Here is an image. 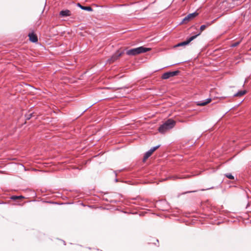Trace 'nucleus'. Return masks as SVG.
Segmentation results:
<instances>
[{"mask_svg":"<svg viewBox=\"0 0 251 251\" xmlns=\"http://www.w3.org/2000/svg\"><path fill=\"white\" fill-rule=\"evenodd\" d=\"M175 125L176 121L173 119H169L159 126L158 131L161 133H164L173 128Z\"/></svg>","mask_w":251,"mask_h":251,"instance_id":"f257e3e1","label":"nucleus"},{"mask_svg":"<svg viewBox=\"0 0 251 251\" xmlns=\"http://www.w3.org/2000/svg\"><path fill=\"white\" fill-rule=\"evenodd\" d=\"M199 35H200V33H199L195 35L191 36V37L188 38L186 41L177 44L175 46V47H177L187 45Z\"/></svg>","mask_w":251,"mask_h":251,"instance_id":"20e7f679","label":"nucleus"},{"mask_svg":"<svg viewBox=\"0 0 251 251\" xmlns=\"http://www.w3.org/2000/svg\"><path fill=\"white\" fill-rule=\"evenodd\" d=\"M239 44V42H237L234 43V44H233L231 45V47H235L237 46Z\"/></svg>","mask_w":251,"mask_h":251,"instance_id":"a211bd4d","label":"nucleus"},{"mask_svg":"<svg viewBox=\"0 0 251 251\" xmlns=\"http://www.w3.org/2000/svg\"><path fill=\"white\" fill-rule=\"evenodd\" d=\"M77 5L81 9L86 10L88 11H93V9L90 6H84L81 5L80 3H78Z\"/></svg>","mask_w":251,"mask_h":251,"instance_id":"9d476101","label":"nucleus"},{"mask_svg":"<svg viewBox=\"0 0 251 251\" xmlns=\"http://www.w3.org/2000/svg\"><path fill=\"white\" fill-rule=\"evenodd\" d=\"M18 197L19 199H23V198H24V197H23L22 196H18Z\"/></svg>","mask_w":251,"mask_h":251,"instance_id":"412c9836","label":"nucleus"},{"mask_svg":"<svg viewBox=\"0 0 251 251\" xmlns=\"http://www.w3.org/2000/svg\"><path fill=\"white\" fill-rule=\"evenodd\" d=\"M151 50L150 48L140 47L132 49L127 50L126 54L130 56H134L141 53L146 52Z\"/></svg>","mask_w":251,"mask_h":251,"instance_id":"f03ea898","label":"nucleus"},{"mask_svg":"<svg viewBox=\"0 0 251 251\" xmlns=\"http://www.w3.org/2000/svg\"><path fill=\"white\" fill-rule=\"evenodd\" d=\"M156 242H158V240L157 239L155 240Z\"/></svg>","mask_w":251,"mask_h":251,"instance_id":"4be33fe9","label":"nucleus"},{"mask_svg":"<svg viewBox=\"0 0 251 251\" xmlns=\"http://www.w3.org/2000/svg\"><path fill=\"white\" fill-rule=\"evenodd\" d=\"M28 36L29 38V40L31 42L33 43H36L38 41V38L37 35L33 33H29Z\"/></svg>","mask_w":251,"mask_h":251,"instance_id":"6e6552de","label":"nucleus"},{"mask_svg":"<svg viewBox=\"0 0 251 251\" xmlns=\"http://www.w3.org/2000/svg\"><path fill=\"white\" fill-rule=\"evenodd\" d=\"M32 115H33L32 113H30L29 115H27L26 116V119H27V120L30 119L31 118V117L32 116Z\"/></svg>","mask_w":251,"mask_h":251,"instance_id":"6ab92c4d","label":"nucleus"},{"mask_svg":"<svg viewBox=\"0 0 251 251\" xmlns=\"http://www.w3.org/2000/svg\"><path fill=\"white\" fill-rule=\"evenodd\" d=\"M225 176L227 177L229 179H234V176H233L231 174H225Z\"/></svg>","mask_w":251,"mask_h":251,"instance_id":"dca6fc26","label":"nucleus"},{"mask_svg":"<svg viewBox=\"0 0 251 251\" xmlns=\"http://www.w3.org/2000/svg\"><path fill=\"white\" fill-rule=\"evenodd\" d=\"M211 101V99H207L204 101H198L197 105L200 106H204L206 105L207 104L210 102Z\"/></svg>","mask_w":251,"mask_h":251,"instance_id":"1a4fd4ad","label":"nucleus"},{"mask_svg":"<svg viewBox=\"0 0 251 251\" xmlns=\"http://www.w3.org/2000/svg\"><path fill=\"white\" fill-rule=\"evenodd\" d=\"M246 93L247 91L246 90H241L238 91L237 93L235 94L234 95V97H240L244 95Z\"/></svg>","mask_w":251,"mask_h":251,"instance_id":"9b49d317","label":"nucleus"},{"mask_svg":"<svg viewBox=\"0 0 251 251\" xmlns=\"http://www.w3.org/2000/svg\"><path fill=\"white\" fill-rule=\"evenodd\" d=\"M179 71H175L173 72H168L164 73L162 75V78L164 79H167L170 77L176 76L179 74Z\"/></svg>","mask_w":251,"mask_h":251,"instance_id":"7ed1b4c3","label":"nucleus"},{"mask_svg":"<svg viewBox=\"0 0 251 251\" xmlns=\"http://www.w3.org/2000/svg\"><path fill=\"white\" fill-rule=\"evenodd\" d=\"M210 25V24H207L206 25H203L201 26L200 27V34L201 32L203 31L207 27Z\"/></svg>","mask_w":251,"mask_h":251,"instance_id":"ddd939ff","label":"nucleus"},{"mask_svg":"<svg viewBox=\"0 0 251 251\" xmlns=\"http://www.w3.org/2000/svg\"><path fill=\"white\" fill-rule=\"evenodd\" d=\"M160 145H157L155 147H154L152 148H151L150 150V151L153 153L155 151H156L158 148H159L160 147Z\"/></svg>","mask_w":251,"mask_h":251,"instance_id":"4468645a","label":"nucleus"},{"mask_svg":"<svg viewBox=\"0 0 251 251\" xmlns=\"http://www.w3.org/2000/svg\"><path fill=\"white\" fill-rule=\"evenodd\" d=\"M59 15L61 17L70 16L71 15V12L68 9L62 10L60 12Z\"/></svg>","mask_w":251,"mask_h":251,"instance_id":"0eeeda50","label":"nucleus"},{"mask_svg":"<svg viewBox=\"0 0 251 251\" xmlns=\"http://www.w3.org/2000/svg\"><path fill=\"white\" fill-rule=\"evenodd\" d=\"M152 152H151L150 150L148 151L145 154L144 158H143V161H145L146 159H147L151 154Z\"/></svg>","mask_w":251,"mask_h":251,"instance_id":"f8f14e48","label":"nucleus"},{"mask_svg":"<svg viewBox=\"0 0 251 251\" xmlns=\"http://www.w3.org/2000/svg\"><path fill=\"white\" fill-rule=\"evenodd\" d=\"M123 51H120L117 50L113 55L111 56V57L108 60V61L111 63L112 62H114L115 61L117 60L119 57H120L123 53Z\"/></svg>","mask_w":251,"mask_h":251,"instance_id":"39448f33","label":"nucleus"},{"mask_svg":"<svg viewBox=\"0 0 251 251\" xmlns=\"http://www.w3.org/2000/svg\"><path fill=\"white\" fill-rule=\"evenodd\" d=\"M11 199L12 200H16L19 199L18 197L17 196H13L11 197Z\"/></svg>","mask_w":251,"mask_h":251,"instance_id":"f3484780","label":"nucleus"},{"mask_svg":"<svg viewBox=\"0 0 251 251\" xmlns=\"http://www.w3.org/2000/svg\"><path fill=\"white\" fill-rule=\"evenodd\" d=\"M160 145H157L155 147H154L152 148H151L150 150V151L153 153L155 151H156L158 148H159L160 147Z\"/></svg>","mask_w":251,"mask_h":251,"instance_id":"2eb2a0df","label":"nucleus"},{"mask_svg":"<svg viewBox=\"0 0 251 251\" xmlns=\"http://www.w3.org/2000/svg\"><path fill=\"white\" fill-rule=\"evenodd\" d=\"M188 176H184V177H177L176 176H173V177L175 178H187Z\"/></svg>","mask_w":251,"mask_h":251,"instance_id":"aec40b11","label":"nucleus"},{"mask_svg":"<svg viewBox=\"0 0 251 251\" xmlns=\"http://www.w3.org/2000/svg\"><path fill=\"white\" fill-rule=\"evenodd\" d=\"M198 15V13L195 12L187 15L182 20V23L188 22Z\"/></svg>","mask_w":251,"mask_h":251,"instance_id":"423d86ee","label":"nucleus"}]
</instances>
